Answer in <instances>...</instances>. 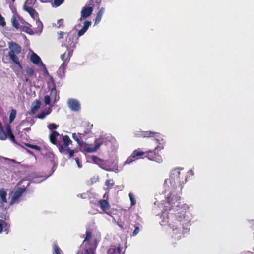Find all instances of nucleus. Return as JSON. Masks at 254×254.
Listing matches in <instances>:
<instances>
[{"label": "nucleus", "mask_w": 254, "mask_h": 254, "mask_svg": "<svg viewBox=\"0 0 254 254\" xmlns=\"http://www.w3.org/2000/svg\"><path fill=\"white\" fill-rule=\"evenodd\" d=\"M49 139L51 143L55 145L58 148L60 152L68 154V157L74 156L75 151L70 149L69 145L72 144V141L67 135H61L56 131H53L49 135Z\"/></svg>", "instance_id": "obj_1"}, {"label": "nucleus", "mask_w": 254, "mask_h": 254, "mask_svg": "<svg viewBox=\"0 0 254 254\" xmlns=\"http://www.w3.org/2000/svg\"><path fill=\"white\" fill-rule=\"evenodd\" d=\"M163 147L157 146L153 150H149L146 152L140 151L139 150H135L133 151L131 155L128 157L124 163L125 164H130L136 160L138 159L139 157L146 154L145 157L149 160L156 162L158 163H161L163 161V159L161 155H160L157 151L163 149Z\"/></svg>", "instance_id": "obj_2"}, {"label": "nucleus", "mask_w": 254, "mask_h": 254, "mask_svg": "<svg viewBox=\"0 0 254 254\" xmlns=\"http://www.w3.org/2000/svg\"><path fill=\"white\" fill-rule=\"evenodd\" d=\"M186 178L183 174L180 173L179 168L173 169L170 176L169 179L165 180L164 186L168 185V183L171 184L173 188H176L178 187L181 189L182 188V184L186 182Z\"/></svg>", "instance_id": "obj_3"}, {"label": "nucleus", "mask_w": 254, "mask_h": 254, "mask_svg": "<svg viewBox=\"0 0 254 254\" xmlns=\"http://www.w3.org/2000/svg\"><path fill=\"white\" fill-rule=\"evenodd\" d=\"M9 51L8 55L10 60L15 63L20 69H22V66L19 61V58L17 56L21 51V47L20 45L14 42L8 43Z\"/></svg>", "instance_id": "obj_4"}, {"label": "nucleus", "mask_w": 254, "mask_h": 254, "mask_svg": "<svg viewBox=\"0 0 254 254\" xmlns=\"http://www.w3.org/2000/svg\"><path fill=\"white\" fill-rule=\"evenodd\" d=\"M23 23H25L26 25L21 26L20 29L21 31L24 32L29 35H34L35 33H37L38 32L41 33L42 31L43 24L39 20V19L36 20V24L39 27V30L38 31H36L35 32L32 29V26L29 23L25 22V21H23Z\"/></svg>", "instance_id": "obj_5"}, {"label": "nucleus", "mask_w": 254, "mask_h": 254, "mask_svg": "<svg viewBox=\"0 0 254 254\" xmlns=\"http://www.w3.org/2000/svg\"><path fill=\"white\" fill-rule=\"evenodd\" d=\"M103 140L100 138H96L94 141V146H93L92 144H88L84 143L85 150L89 153L94 152L96 151L103 144Z\"/></svg>", "instance_id": "obj_6"}, {"label": "nucleus", "mask_w": 254, "mask_h": 254, "mask_svg": "<svg viewBox=\"0 0 254 254\" xmlns=\"http://www.w3.org/2000/svg\"><path fill=\"white\" fill-rule=\"evenodd\" d=\"M26 190L24 188H19L14 192L13 196L12 197L9 205H11L15 204L18 201L19 198L22 195L24 192Z\"/></svg>", "instance_id": "obj_7"}, {"label": "nucleus", "mask_w": 254, "mask_h": 254, "mask_svg": "<svg viewBox=\"0 0 254 254\" xmlns=\"http://www.w3.org/2000/svg\"><path fill=\"white\" fill-rule=\"evenodd\" d=\"M69 108L74 112H78L80 109V104L79 101L74 99H69L68 101Z\"/></svg>", "instance_id": "obj_8"}, {"label": "nucleus", "mask_w": 254, "mask_h": 254, "mask_svg": "<svg viewBox=\"0 0 254 254\" xmlns=\"http://www.w3.org/2000/svg\"><path fill=\"white\" fill-rule=\"evenodd\" d=\"M99 204L102 210L106 214L111 215V211H109L110 206L109 202L104 199H101L99 201Z\"/></svg>", "instance_id": "obj_9"}, {"label": "nucleus", "mask_w": 254, "mask_h": 254, "mask_svg": "<svg viewBox=\"0 0 254 254\" xmlns=\"http://www.w3.org/2000/svg\"><path fill=\"white\" fill-rule=\"evenodd\" d=\"M93 11V7L85 6L82 8V9L81 11V18L80 20H81L82 18L86 19L92 14Z\"/></svg>", "instance_id": "obj_10"}, {"label": "nucleus", "mask_w": 254, "mask_h": 254, "mask_svg": "<svg viewBox=\"0 0 254 254\" xmlns=\"http://www.w3.org/2000/svg\"><path fill=\"white\" fill-rule=\"evenodd\" d=\"M50 78L51 82L54 84V87L51 89L49 96L52 99L54 100V102H56L59 99L60 97L58 94V91L56 90V85L54 83V80L53 78L51 76H50Z\"/></svg>", "instance_id": "obj_11"}, {"label": "nucleus", "mask_w": 254, "mask_h": 254, "mask_svg": "<svg viewBox=\"0 0 254 254\" xmlns=\"http://www.w3.org/2000/svg\"><path fill=\"white\" fill-rule=\"evenodd\" d=\"M92 236V233L91 231H86V236L85 238L83 241V243L85 244H88V246H85V248H89L92 247V245H96V247L97 246V240L95 239L94 241V243H92L90 241V240L91 239Z\"/></svg>", "instance_id": "obj_12"}, {"label": "nucleus", "mask_w": 254, "mask_h": 254, "mask_svg": "<svg viewBox=\"0 0 254 254\" xmlns=\"http://www.w3.org/2000/svg\"><path fill=\"white\" fill-rule=\"evenodd\" d=\"M75 37V35L73 33L70 32L68 33L66 39L67 48H73L75 47L76 45L74 42Z\"/></svg>", "instance_id": "obj_13"}, {"label": "nucleus", "mask_w": 254, "mask_h": 254, "mask_svg": "<svg viewBox=\"0 0 254 254\" xmlns=\"http://www.w3.org/2000/svg\"><path fill=\"white\" fill-rule=\"evenodd\" d=\"M23 9L27 12L33 19H36L39 18L38 12L33 8L24 5Z\"/></svg>", "instance_id": "obj_14"}, {"label": "nucleus", "mask_w": 254, "mask_h": 254, "mask_svg": "<svg viewBox=\"0 0 254 254\" xmlns=\"http://www.w3.org/2000/svg\"><path fill=\"white\" fill-rule=\"evenodd\" d=\"M30 60L31 61V62L34 63V64H39V63H41L44 66H45V65L42 63V61H41V60L40 59V58L39 57V56L38 55H37L36 53H33L31 55V57H30ZM45 67V66H44ZM46 68V67H45ZM45 73L47 74V75H49V72L48 71H47V70L46 69V68H45Z\"/></svg>", "instance_id": "obj_15"}, {"label": "nucleus", "mask_w": 254, "mask_h": 254, "mask_svg": "<svg viewBox=\"0 0 254 254\" xmlns=\"http://www.w3.org/2000/svg\"><path fill=\"white\" fill-rule=\"evenodd\" d=\"M122 248L119 245L117 248L112 246L107 251V254H124L121 253Z\"/></svg>", "instance_id": "obj_16"}, {"label": "nucleus", "mask_w": 254, "mask_h": 254, "mask_svg": "<svg viewBox=\"0 0 254 254\" xmlns=\"http://www.w3.org/2000/svg\"><path fill=\"white\" fill-rule=\"evenodd\" d=\"M26 74L24 75V80L26 82H28L29 77H32L35 75V71L33 69L29 67H26L25 69Z\"/></svg>", "instance_id": "obj_17"}, {"label": "nucleus", "mask_w": 254, "mask_h": 254, "mask_svg": "<svg viewBox=\"0 0 254 254\" xmlns=\"http://www.w3.org/2000/svg\"><path fill=\"white\" fill-rule=\"evenodd\" d=\"M92 22L89 21H85L84 22L83 27L78 32V37L83 35L88 30L89 27L91 25Z\"/></svg>", "instance_id": "obj_18"}, {"label": "nucleus", "mask_w": 254, "mask_h": 254, "mask_svg": "<svg viewBox=\"0 0 254 254\" xmlns=\"http://www.w3.org/2000/svg\"><path fill=\"white\" fill-rule=\"evenodd\" d=\"M92 161L96 164L98 165L102 169H104L105 162L104 160L100 159L96 156H92Z\"/></svg>", "instance_id": "obj_19"}, {"label": "nucleus", "mask_w": 254, "mask_h": 254, "mask_svg": "<svg viewBox=\"0 0 254 254\" xmlns=\"http://www.w3.org/2000/svg\"><path fill=\"white\" fill-rule=\"evenodd\" d=\"M52 111V109L51 107L47 108L44 111L41 112L37 115L36 117L40 119H43L47 115L50 114Z\"/></svg>", "instance_id": "obj_20"}, {"label": "nucleus", "mask_w": 254, "mask_h": 254, "mask_svg": "<svg viewBox=\"0 0 254 254\" xmlns=\"http://www.w3.org/2000/svg\"><path fill=\"white\" fill-rule=\"evenodd\" d=\"M142 137H150L155 136L156 137H159L160 134L156 132H153L150 131H143L142 133Z\"/></svg>", "instance_id": "obj_21"}, {"label": "nucleus", "mask_w": 254, "mask_h": 254, "mask_svg": "<svg viewBox=\"0 0 254 254\" xmlns=\"http://www.w3.org/2000/svg\"><path fill=\"white\" fill-rule=\"evenodd\" d=\"M104 12H105V8L104 7L101 8L99 10V11L97 13L94 25L98 24L101 21V19L103 16V15L104 13Z\"/></svg>", "instance_id": "obj_22"}, {"label": "nucleus", "mask_w": 254, "mask_h": 254, "mask_svg": "<svg viewBox=\"0 0 254 254\" xmlns=\"http://www.w3.org/2000/svg\"><path fill=\"white\" fill-rule=\"evenodd\" d=\"M41 106V102L39 100L35 101L32 104L31 112L32 114H34L40 108Z\"/></svg>", "instance_id": "obj_23"}, {"label": "nucleus", "mask_w": 254, "mask_h": 254, "mask_svg": "<svg viewBox=\"0 0 254 254\" xmlns=\"http://www.w3.org/2000/svg\"><path fill=\"white\" fill-rule=\"evenodd\" d=\"M7 192L3 188L0 189V197L1 198V203H7L6 199Z\"/></svg>", "instance_id": "obj_24"}, {"label": "nucleus", "mask_w": 254, "mask_h": 254, "mask_svg": "<svg viewBox=\"0 0 254 254\" xmlns=\"http://www.w3.org/2000/svg\"><path fill=\"white\" fill-rule=\"evenodd\" d=\"M9 228V225L4 220L0 219V232H1L3 229L4 231L8 232V230ZM7 233V232H6Z\"/></svg>", "instance_id": "obj_25"}, {"label": "nucleus", "mask_w": 254, "mask_h": 254, "mask_svg": "<svg viewBox=\"0 0 254 254\" xmlns=\"http://www.w3.org/2000/svg\"><path fill=\"white\" fill-rule=\"evenodd\" d=\"M11 23H12V26L16 29H18L20 28V26L19 25V22L14 16H13L12 17Z\"/></svg>", "instance_id": "obj_26"}, {"label": "nucleus", "mask_w": 254, "mask_h": 254, "mask_svg": "<svg viewBox=\"0 0 254 254\" xmlns=\"http://www.w3.org/2000/svg\"><path fill=\"white\" fill-rule=\"evenodd\" d=\"M16 115V110L12 109L11 110L10 116H9V124L11 123L15 118Z\"/></svg>", "instance_id": "obj_27"}, {"label": "nucleus", "mask_w": 254, "mask_h": 254, "mask_svg": "<svg viewBox=\"0 0 254 254\" xmlns=\"http://www.w3.org/2000/svg\"><path fill=\"white\" fill-rule=\"evenodd\" d=\"M67 62H64V63L61 64V66L59 68V72H62L63 73H64L65 70L66 68L67 65Z\"/></svg>", "instance_id": "obj_28"}, {"label": "nucleus", "mask_w": 254, "mask_h": 254, "mask_svg": "<svg viewBox=\"0 0 254 254\" xmlns=\"http://www.w3.org/2000/svg\"><path fill=\"white\" fill-rule=\"evenodd\" d=\"M72 138L77 142L79 146H82L84 144L83 142L80 140L78 136L75 133H72Z\"/></svg>", "instance_id": "obj_29"}, {"label": "nucleus", "mask_w": 254, "mask_h": 254, "mask_svg": "<svg viewBox=\"0 0 254 254\" xmlns=\"http://www.w3.org/2000/svg\"><path fill=\"white\" fill-rule=\"evenodd\" d=\"M54 252L53 254H62L60 248L57 244L54 243L53 245Z\"/></svg>", "instance_id": "obj_30"}, {"label": "nucleus", "mask_w": 254, "mask_h": 254, "mask_svg": "<svg viewBox=\"0 0 254 254\" xmlns=\"http://www.w3.org/2000/svg\"><path fill=\"white\" fill-rule=\"evenodd\" d=\"M65 0H54L53 3H52V5L53 7H58L60 6Z\"/></svg>", "instance_id": "obj_31"}, {"label": "nucleus", "mask_w": 254, "mask_h": 254, "mask_svg": "<svg viewBox=\"0 0 254 254\" xmlns=\"http://www.w3.org/2000/svg\"><path fill=\"white\" fill-rule=\"evenodd\" d=\"M140 224L139 223H137L134 225L135 229L134 230L133 232H132V236H135L138 234V233L140 231Z\"/></svg>", "instance_id": "obj_32"}, {"label": "nucleus", "mask_w": 254, "mask_h": 254, "mask_svg": "<svg viewBox=\"0 0 254 254\" xmlns=\"http://www.w3.org/2000/svg\"><path fill=\"white\" fill-rule=\"evenodd\" d=\"M25 145L29 148L35 149L39 151H41V147L38 145L30 144L29 143H25Z\"/></svg>", "instance_id": "obj_33"}, {"label": "nucleus", "mask_w": 254, "mask_h": 254, "mask_svg": "<svg viewBox=\"0 0 254 254\" xmlns=\"http://www.w3.org/2000/svg\"><path fill=\"white\" fill-rule=\"evenodd\" d=\"M69 48H67V53H66L67 57L66 58V61H70V59L72 55L73 50H69Z\"/></svg>", "instance_id": "obj_34"}, {"label": "nucleus", "mask_w": 254, "mask_h": 254, "mask_svg": "<svg viewBox=\"0 0 254 254\" xmlns=\"http://www.w3.org/2000/svg\"><path fill=\"white\" fill-rule=\"evenodd\" d=\"M44 101L45 104L47 105H50V101H51V98L49 95H46L44 96Z\"/></svg>", "instance_id": "obj_35"}, {"label": "nucleus", "mask_w": 254, "mask_h": 254, "mask_svg": "<svg viewBox=\"0 0 254 254\" xmlns=\"http://www.w3.org/2000/svg\"><path fill=\"white\" fill-rule=\"evenodd\" d=\"M129 196L130 200L131 201V205L132 206L135 205L136 203V201L134 198L133 195L132 193H130L129 194Z\"/></svg>", "instance_id": "obj_36"}, {"label": "nucleus", "mask_w": 254, "mask_h": 254, "mask_svg": "<svg viewBox=\"0 0 254 254\" xmlns=\"http://www.w3.org/2000/svg\"><path fill=\"white\" fill-rule=\"evenodd\" d=\"M0 25L3 27L6 25V22L4 17L0 14Z\"/></svg>", "instance_id": "obj_37"}, {"label": "nucleus", "mask_w": 254, "mask_h": 254, "mask_svg": "<svg viewBox=\"0 0 254 254\" xmlns=\"http://www.w3.org/2000/svg\"><path fill=\"white\" fill-rule=\"evenodd\" d=\"M58 127V126L54 123L50 124L48 125V128L49 129H56Z\"/></svg>", "instance_id": "obj_38"}, {"label": "nucleus", "mask_w": 254, "mask_h": 254, "mask_svg": "<svg viewBox=\"0 0 254 254\" xmlns=\"http://www.w3.org/2000/svg\"><path fill=\"white\" fill-rule=\"evenodd\" d=\"M67 57L66 52H65L64 54H62L61 55V58L64 62H67V63L69 62V61H66V58Z\"/></svg>", "instance_id": "obj_39"}, {"label": "nucleus", "mask_w": 254, "mask_h": 254, "mask_svg": "<svg viewBox=\"0 0 254 254\" xmlns=\"http://www.w3.org/2000/svg\"><path fill=\"white\" fill-rule=\"evenodd\" d=\"M142 131H137L134 133V135L136 137H142Z\"/></svg>", "instance_id": "obj_40"}, {"label": "nucleus", "mask_w": 254, "mask_h": 254, "mask_svg": "<svg viewBox=\"0 0 254 254\" xmlns=\"http://www.w3.org/2000/svg\"><path fill=\"white\" fill-rule=\"evenodd\" d=\"M111 181L109 179H107L105 181V185L108 187H111L113 185L112 183H110Z\"/></svg>", "instance_id": "obj_41"}, {"label": "nucleus", "mask_w": 254, "mask_h": 254, "mask_svg": "<svg viewBox=\"0 0 254 254\" xmlns=\"http://www.w3.org/2000/svg\"><path fill=\"white\" fill-rule=\"evenodd\" d=\"M57 24L58 25V27H60L62 26L63 25V19H59L58 21Z\"/></svg>", "instance_id": "obj_42"}, {"label": "nucleus", "mask_w": 254, "mask_h": 254, "mask_svg": "<svg viewBox=\"0 0 254 254\" xmlns=\"http://www.w3.org/2000/svg\"><path fill=\"white\" fill-rule=\"evenodd\" d=\"M75 160L78 165V167L79 168H81L82 167V165H81V164L80 163L79 159L78 158H75Z\"/></svg>", "instance_id": "obj_43"}, {"label": "nucleus", "mask_w": 254, "mask_h": 254, "mask_svg": "<svg viewBox=\"0 0 254 254\" xmlns=\"http://www.w3.org/2000/svg\"><path fill=\"white\" fill-rule=\"evenodd\" d=\"M58 34H59V37H58L59 39H61L64 38V32L61 31L60 33H58Z\"/></svg>", "instance_id": "obj_44"}, {"label": "nucleus", "mask_w": 254, "mask_h": 254, "mask_svg": "<svg viewBox=\"0 0 254 254\" xmlns=\"http://www.w3.org/2000/svg\"><path fill=\"white\" fill-rule=\"evenodd\" d=\"M87 132H85L84 133H78V136L79 137V138H82L85 135V134L87 133Z\"/></svg>", "instance_id": "obj_45"}, {"label": "nucleus", "mask_w": 254, "mask_h": 254, "mask_svg": "<svg viewBox=\"0 0 254 254\" xmlns=\"http://www.w3.org/2000/svg\"><path fill=\"white\" fill-rule=\"evenodd\" d=\"M40 0L42 2H48L52 1V0Z\"/></svg>", "instance_id": "obj_46"}, {"label": "nucleus", "mask_w": 254, "mask_h": 254, "mask_svg": "<svg viewBox=\"0 0 254 254\" xmlns=\"http://www.w3.org/2000/svg\"><path fill=\"white\" fill-rule=\"evenodd\" d=\"M118 225L121 228L124 229L123 225L122 224L118 223Z\"/></svg>", "instance_id": "obj_47"}, {"label": "nucleus", "mask_w": 254, "mask_h": 254, "mask_svg": "<svg viewBox=\"0 0 254 254\" xmlns=\"http://www.w3.org/2000/svg\"><path fill=\"white\" fill-rule=\"evenodd\" d=\"M26 151H27V152H28L29 153L32 154V152L30 150H28V149H27V150H26Z\"/></svg>", "instance_id": "obj_48"}, {"label": "nucleus", "mask_w": 254, "mask_h": 254, "mask_svg": "<svg viewBox=\"0 0 254 254\" xmlns=\"http://www.w3.org/2000/svg\"><path fill=\"white\" fill-rule=\"evenodd\" d=\"M155 140L157 141V142H158L159 141V140L157 138H156L155 139Z\"/></svg>", "instance_id": "obj_49"}, {"label": "nucleus", "mask_w": 254, "mask_h": 254, "mask_svg": "<svg viewBox=\"0 0 254 254\" xmlns=\"http://www.w3.org/2000/svg\"><path fill=\"white\" fill-rule=\"evenodd\" d=\"M11 1L12 2H15V0H11Z\"/></svg>", "instance_id": "obj_50"}, {"label": "nucleus", "mask_w": 254, "mask_h": 254, "mask_svg": "<svg viewBox=\"0 0 254 254\" xmlns=\"http://www.w3.org/2000/svg\"><path fill=\"white\" fill-rule=\"evenodd\" d=\"M29 129H30V128H27L25 129V130H29Z\"/></svg>", "instance_id": "obj_51"}]
</instances>
